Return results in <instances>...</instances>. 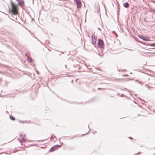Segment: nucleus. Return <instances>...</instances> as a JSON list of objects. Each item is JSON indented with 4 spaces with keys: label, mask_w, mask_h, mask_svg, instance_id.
<instances>
[{
    "label": "nucleus",
    "mask_w": 155,
    "mask_h": 155,
    "mask_svg": "<svg viewBox=\"0 0 155 155\" xmlns=\"http://www.w3.org/2000/svg\"><path fill=\"white\" fill-rule=\"evenodd\" d=\"M18 7L13 2L11 3V10L10 12L15 15H17L18 14Z\"/></svg>",
    "instance_id": "obj_1"
},
{
    "label": "nucleus",
    "mask_w": 155,
    "mask_h": 155,
    "mask_svg": "<svg viewBox=\"0 0 155 155\" xmlns=\"http://www.w3.org/2000/svg\"><path fill=\"white\" fill-rule=\"evenodd\" d=\"M18 139L20 142L23 143L27 141L26 139V137L25 135L20 134L19 137Z\"/></svg>",
    "instance_id": "obj_2"
},
{
    "label": "nucleus",
    "mask_w": 155,
    "mask_h": 155,
    "mask_svg": "<svg viewBox=\"0 0 155 155\" xmlns=\"http://www.w3.org/2000/svg\"><path fill=\"white\" fill-rule=\"evenodd\" d=\"M60 147V146L58 145H57L54 146L50 150V151L51 152H52L56 150Z\"/></svg>",
    "instance_id": "obj_3"
},
{
    "label": "nucleus",
    "mask_w": 155,
    "mask_h": 155,
    "mask_svg": "<svg viewBox=\"0 0 155 155\" xmlns=\"http://www.w3.org/2000/svg\"><path fill=\"white\" fill-rule=\"evenodd\" d=\"M91 37L92 38V43L93 44L95 45L96 43V38L94 35H92Z\"/></svg>",
    "instance_id": "obj_4"
},
{
    "label": "nucleus",
    "mask_w": 155,
    "mask_h": 155,
    "mask_svg": "<svg viewBox=\"0 0 155 155\" xmlns=\"http://www.w3.org/2000/svg\"><path fill=\"white\" fill-rule=\"evenodd\" d=\"M98 45L100 48H102L104 47V43L103 40L100 39L98 40Z\"/></svg>",
    "instance_id": "obj_5"
},
{
    "label": "nucleus",
    "mask_w": 155,
    "mask_h": 155,
    "mask_svg": "<svg viewBox=\"0 0 155 155\" xmlns=\"http://www.w3.org/2000/svg\"><path fill=\"white\" fill-rule=\"evenodd\" d=\"M139 37L141 39L145 41H150L147 37H144L142 36H140Z\"/></svg>",
    "instance_id": "obj_6"
},
{
    "label": "nucleus",
    "mask_w": 155,
    "mask_h": 155,
    "mask_svg": "<svg viewBox=\"0 0 155 155\" xmlns=\"http://www.w3.org/2000/svg\"><path fill=\"white\" fill-rule=\"evenodd\" d=\"M77 3L78 8H80L81 7V2L80 0H75Z\"/></svg>",
    "instance_id": "obj_7"
},
{
    "label": "nucleus",
    "mask_w": 155,
    "mask_h": 155,
    "mask_svg": "<svg viewBox=\"0 0 155 155\" xmlns=\"http://www.w3.org/2000/svg\"><path fill=\"white\" fill-rule=\"evenodd\" d=\"M18 5H19L22 6L24 5V2L22 0H21L20 1L18 2Z\"/></svg>",
    "instance_id": "obj_8"
},
{
    "label": "nucleus",
    "mask_w": 155,
    "mask_h": 155,
    "mask_svg": "<svg viewBox=\"0 0 155 155\" xmlns=\"http://www.w3.org/2000/svg\"><path fill=\"white\" fill-rule=\"evenodd\" d=\"M129 5V4L127 2H126L124 4V6L126 8L128 7Z\"/></svg>",
    "instance_id": "obj_9"
},
{
    "label": "nucleus",
    "mask_w": 155,
    "mask_h": 155,
    "mask_svg": "<svg viewBox=\"0 0 155 155\" xmlns=\"http://www.w3.org/2000/svg\"><path fill=\"white\" fill-rule=\"evenodd\" d=\"M27 60L29 62H31L32 61V59L28 56V57Z\"/></svg>",
    "instance_id": "obj_10"
},
{
    "label": "nucleus",
    "mask_w": 155,
    "mask_h": 155,
    "mask_svg": "<svg viewBox=\"0 0 155 155\" xmlns=\"http://www.w3.org/2000/svg\"><path fill=\"white\" fill-rule=\"evenodd\" d=\"M10 119L12 120H15V118H14V117H13V116H10Z\"/></svg>",
    "instance_id": "obj_11"
},
{
    "label": "nucleus",
    "mask_w": 155,
    "mask_h": 155,
    "mask_svg": "<svg viewBox=\"0 0 155 155\" xmlns=\"http://www.w3.org/2000/svg\"><path fill=\"white\" fill-rule=\"evenodd\" d=\"M150 45L152 46H155V44H151V45Z\"/></svg>",
    "instance_id": "obj_12"
},
{
    "label": "nucleus",
    "mask_w": 155,
    "mask_h": 155,
    "mask_svg": "<svg viewBox=\"0 0 155 155\" xmlns=\"http://www.w3.org/2000/svg\"><path fill=\"white\" fill-rule=\"evenodd\" d=\"M97 132L96 131H94L93 132V133L94 134H95V133H96Z\"/></svg>",
    "instance_id": "obj_13"
}]
</instances>
